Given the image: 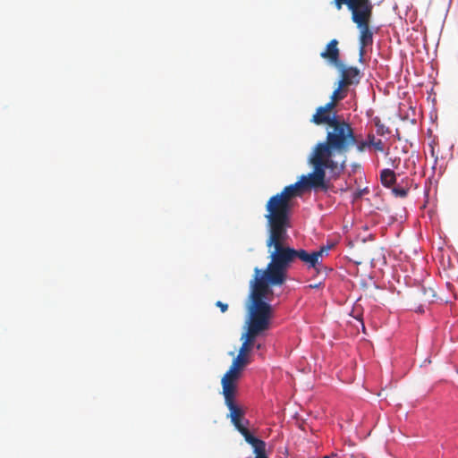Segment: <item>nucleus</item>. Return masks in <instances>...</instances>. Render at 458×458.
<instances>
[{
    "label": "nucleus",
    "instance_id": "22",
    "mask_svg": "<svg viewBox=\"0 0 458 458\" xmlns=\"http://www.w3.org/2000/svg\"><path fill=\"white\" fill-rule=\"evenodd\" d=\"M370 147H374V148L377 151H384V143L381 140H377V141H370Z\"/></svg>",
    "mask_w": 458,
    "mask_h": 458
},
{
    "label": "nucleus",
    "instance_id": "10",
    "mask_svg": "<svg viewBox=\"0 0 458 458\" xmlns=\"http://www.w3.org/2000/svg\"><path fill=\"white\" fill-rule=\"evenodd\" d=\"M340 72V82L342 85L349 88L351 86H357L362 77V73L358 67L346 66L342 63L335 66Z\"/></svg>",
    "mask_w": 458,
    "mask_h": 458
},
{
    "label": "nucleus",
    "instance_id": "1",
    "mask_svg": "<svg viewBox=\"0 0 458 458\" xmlns=\"http://www.w3.org/2000/svg\"><path fill=\"white\" fill-rule=\"evenodd\" d=\"M328 127L326 141L314 147L309 163L324 172L327 170L330 179H337L345 169L346 158L337 161L335 157L347 153L355 145L356 137L351 124L341 117Z\"/></svg>",
    "mask_w": 458,
    "mask_h": 458
},
{
    "label": "nucleus",
    "instance_id": "27",
    "mask_svg": "<svg viewBox=\"0 0 458 458\" xmlns=\"http://www.w3.org/2000/svg\"><path fill=\"white\" fill-rule=\"evenodd\" d=\"M216 306L218 307L223 313L228 310V305L226 303L222 302L221 301H217L216 302Z\"/></svg>",
    "mask_w": 458,
    "mask_h": 458
},
{
    "label": "nucleus",
    "instance_id": "2",
    "mask_svg": "<svg viewBox=\"0 0 458 458\" xmlns=\"http://www.w3.org/2000/svg\"><path fill=\"white\" fill-rule=\"evenodd\" d=\"M255 274L248 318L271 323L273 309L266 300L270 301L268 295L273 293L271 286H280L285 282L280 278L271 277L267 270L255 268Z\"/></svg>",
    "mask_w": 458,
    "mask_h": 458
},
{
    "label": "nucleus",
    "instance_id": "25",
    "mask_svg": "<svg viewBox=\"0 0 458 458\" xmlns=\"http://www.w3.org/2000/svg\"><path fill=\"white\" fill-rule=\"evenodd\" d=\"M336 104L337 102H335L333 99L330 98V101L322 107L326 110V112L333 113V109L335 107Z\"/></svg>",
    "mask_w": 458,
    "mask_h": 458
},
{
    "label": "nucleus",
    "instance_id": "24",
    "mask_svg": "<svg viewBox=\"0 0 458 458\" xmlns=\"http://www.w3.org/2000/svg\"><path fill=\"white\" fill-rule=\"evenodd\" d=\"M266 446H260L254 449V453L256 454V458H267L266 456Z\"/></svg>",
    "mask_w": 458,
    "mask_h": 458
},
{
    "label": "nucleus",
    "instance_id": "13",
    "mask_svg": "<svg viewBox=\"0 0 458 458\" xmlns=\"http://www.w3.org/2000/svg\"><path fill=\"white\" fill-rule=\"evenodd\" d=\"M339 118L335 113H328L326 110L319 106L318 107L316 113L313 114L311 118V122L317 125L327 124L328 126L334 123V121Z\"/></svg>",
    "mask_w": 458,
    "mask_h": 458
},
{
    "label": "nucleus",
    "instance_id": "11",
    "mask_svg": "<svg viewBox=\"0 0 458 458\" xmlns=\"http://www.w3.org/2000/svg\"><path fill=\"white\" fill-rule=\"evenodd\" d=\"M320 56L328 61L335 66L341 64L340 62V50L338 48V40L334 38L327 45L326 49L320 53Z\"/></svg>",
    "mask_w": 458,
    "mask_h": 458
},
{
    "label": "nucleus",
    "instance_id": "9",
    "mask_svg": "<svg viewBox=\"0 0 458 458\" xmlns=\"http://www.w3.org/2000/svg\"><path fill=\"white\" fill-rule=\"evenodd\" d=\"M249 363V356L239 352L236 358L233 359L229 369L222 377V386L237 387L238 381L242 376V371Z\"/></svg>",
    "mask_w": 458,
    "mask_h": 458
},
{
    "label": "nucleus",
    "instance_id": "20",
    "mask_svg": "<svg viewBox=\"0 0 458 458\" xmlns=\"http://www.w3.org/2000/svg\"><path fill=\"white\" fill-rule=\"evenodd\" d=\"M356 148L359 152H364L367 148L370 147V141H360L356 140Z\"/></svg>",
    "mask_w": 458,
    "mask_h": 458
},
{
    "label": "nucleus",
    "instance_id": "18",
    "mask_svg": "<svg viewBox=\"0 0 458 458\" xmlns=\"http://www.w3.org/2000/svg\"><path fill=\"white\" fill-rule=\"evenodd\" d=\"M408 189L403 188V187H394L393 188V193L396 197L404 198L408 194Z\"/></svg>",
    "mask_w": 458,
    "mask_h": 458
},
{
    "label": "nucleus",
    "instance_id": "17",
    "mask_svg": "<svg viewBox=\"0 0 458 458\" xmlns=\"http://www.w3.org/2000/svg\"><path fill=\"white\" fill-rule=\"evenodd\" d=\"M244 437L245 441L249 444L254 437V436L251 435V433L249 431V429L246 428V426H243L242 428L237 429Z\"/></svg>",
    "mask_w": 458,
    "mask_h": 458
},
{
    "label": "nucleus",
    "instance_id": "6",
    "mask_svg": "<svg viewBox=\"0 0 458 458\" xmlns=\"http://www.w3.org/2000/svg\"><path fill=\"white\" fill-rule=\"evenodd\" d=\"M313 169L312 173H310L308 175H302L298 182L284 187L283 191L276 193V195L285 200L286 203L291 204L292 199L300 195L301 191L303 190H321L327 192L329 190L330 184L326 180V172L317 166H313Z\"/></svg>",
    "mask_w": 458,
    "mask_h": 458
},
{
    "label": "nucleus",
    "instance_id": "28",
    "mask_svg": "<svg viewBox=\"0 0 458 458\" xmlns=\"http://www.w3.org/2000/svg\"><path fill=\"white\" fill-rule=\"evenodd\" d=\"M262 347H263L262 344H260V343L255 344L254 343V347L253 348H256L257 350H260V349H262Z\"/></svg>",
    "mask_w": 458,
    "mask_h": 458
},
{
    "label": "nucleus",
    "instance_id": "15",
    "mask_svg": "<svg viewBox=\"0 0 458 458\" xmlns=\"http://www.w3.org/2000/svg\"><path fill=\"white\" fill-rule=\"evenodd\" d=\"M348 88L338 82L337 88L333 91L330 98L335 102H339L347 97Z\"/></svg>",
    "mask_w": 458,
    "mask_h": 458
},
{
    "label": "nucleus",
    "instance_id": "26",
    "mask_svg": "<svg viewBox=\"0 0 458 458\" xmlns=\"http://www.w3.org/2000/svg\"><path fill=\"white\" fill-rule=\"evenodd\" d=\"M330 247L327 246H322L318 250L314 251L315 254H318V259L320 260V259L327 254V251L329 250Z\"/></svg>",
    "mask_w": 458,
    "mask_h": 458
},
{
    "label": "nucleus",
    "instance_id": "21",
    "mask_svg": "<svg viewBox=\"0 0 458 458\" xmlns=\"http://www.w3.org/2000/svg\"><path fill=\"white\" fill-rule=\"evenodd\" d=\"M368 193H369V189L368 188L359 189V190H357L356 191L353 192V200H357V199H360L362 196H364L365 194H368Z\"/></svg>",
    "mask_w": 458,
    "mask_h": 458
},
{
    "label": "nucleus",
    "instance_id": "31",
    "mask_svg": "<svg viewBox=\"0 0 458 458\" xmlns=\"http://www.w3.org/2000/svg\"><path fill=\"white\" fill-rule=\"evenodd\" d=\"M335 3H337V0H333V1L331 2V4H334Z\"/></svg>",
    "mask_w": 458,
    "mask_h": 458
},
{
    "label": "nucleus",
    "instance_id": "29",
    "mask_svg": "<svg viewBox=\"0 0 458 458\" xmlns=\"http://www.w3.org/2000/svg\"><path fill=\"white\" fill-rule=\"evenodd\" d=\"M367 141H376L373 134H369Z\"/></svg>",
    "mask_w": 458,
    "mask_h": 458
},
{
    "label": "nucleus",
    "instance_id": "30",
    "mask_svg": "<svg viewBox=\"0 0 458 458\" xmlns=\"http://www.w3.org/2000/svg\"><path fill=\"white\" fill-rule=\"evenodd\" d=\"M320 283L319 284H310L309 287L310 288H318L320 286Z\"/></svg>",
    "mask_w": 458,
    "mask_h": 458
},
{
    "label": "nucleus",
    "instance_id": "12",
    "mask_svg": "<svg viewBox=\"0 0 458 458\" xmlns=\"http://www.w3.org/2000/svg\"><path fill=\"white\" fill-rule=\"evenodd\" d=\"M300 259L303 262L308 268H314L318 271V267L321 266V261L318 259V254L315 252H308L303 249H295V260Z\"/></svg>",
    "mask_w": 458,
    "mask_h": 458
},
{
    "label": "nucleus",
    "instance_id": "7",
    "mask_svg": "<svg viewBox=\"0 0 458 458\" xmlns=\"http://www.w3.org/2000/svg\"><path fill=\"white\" fill-rule=\"evenodd\" d=\"M270 324L271 323L248 318L246 320V331L241 337L242 344L239 352L249 356V352L254 347V341L270 328Z\"/></svg>",
    "mask_w": 458,
    "mask_h": 458
},
{
    "label": "nucleus",
    "instance_id": "14",
    "mask_svg": "<svg viewBox=\"0 0 458 458\" xmlns=\"http://www.w3.org/2000/svg\"><path fill=\"white\" fill-rule=\"evenodd\" d=\"M380 181L385 187H393L396 182L395 173L391 169H383L380 173Z\"/></svg>",
    "mask_w": 458,
    "mask_h": 458
},
{
    "label": "nucleus",
    "instance_id": "4",
    "mask_svg": "<svg viewBox=\"0 0 458 458\" xmlns=\"http://www.w3.org/2000/svg\"><path fill=\"white\" fill-rule=\"evenodd\" d=\"M334 7L341 11L346 5L352 14V21L360 30L359 55L360 61L363 60L365 48L373 44V31L370 28V21L373 15V4L370 0H337Z\"/></svg>",
    "mask_w": 458,
    "mask_h": 458
},
{
    "label": "nucleus",
    "instance_id": "8",
    "mask_svg": "<svg viewBox=\"0 0 458 458\" xmlns=\"http://www.w3.org/2000/svg\"><path fill=\"white\" fill-rule=\"evenodd\" d=\"M236 393L237 387L222 386V394L225 398V403L230 411L227 417L230 418L235 428L239 429L245 426L242 423L244 411L235 402Z\"/></svg>",
    "mask_w": 458,
    "mask_h": 458
},
{
    "label": "nucleus",
    "instance_id": "5",
    "mask_svg": "<svg viewBox=\"0 0 458 458\" xmlns=\"http://www.w3.org/2000/svg\"><path fill=\"white\" fill-rule=\"evenodd\" d=\"M292 205L276 194L269 198L266 204L268 233H287L290 225Z\"/></svg>",
    "mask_w": 458,
    "mask_h": 458
},
{
    "label": "nucleus",
    "instance_id": "23",
    "mask_svg": "<svg viewBox=\"0 0 458 458\" xmlns=\"http://www.w3.org/2000/svg\"><path fill=\"white\" fill-rule=\"evenodd\" d=\"M254 449L260 447V446H266V444L263 440H260L257 437H253V439L249 443Z\"/></svg>",
    "mask_w": 458,
    "mask_h": 458
},
{
    "label": "nucleus",
    "instance_id": "16",
    "mask_svg": "<svg viewBox=\"0 0 458 458\" xmlns=\"http://www.w3.org/2000/svg\"><path fill=\"white\" fill-rule=\"evenodd\" d=\"M422 293L425 297V300L431 302L434 301V298L436 297V292L433 288L429 287L428 289H426L425 287L422 288Z\"/></svg>",
    "mask_w": 458,
    "mask_h": 458
},
{
    "label": "nucleus",
    "instance_id": "19",
    "mask_svg": "<svg viewBox=\"0 0 458 458\" xmlns=\"http://www.w3.org/2000/svg\"><path fill=\"white\" fill-rule=\"evenodd\" d=\"M376 127H377V133L378 135L383 136V135L390 132L389 129L385 124L380 123V122L376 123Z\"/></svg>",
    "mask_w": 458,
    "mask_h": 458
},
{
    "label": "nucleus",
    "instance_id": "3",
    "mask_svg": "<svg viewBox=\"0 0 458 458\" xmlns=\"http://www.w3.org/2000/svg\"><path fill=\"white\" fill-rule=\"evenodd\" d=\"M287 233H268L266 246L270 261L265 270L273 278L287 279V272L295 261V249L286 244Z\"/></svg>",
    "mask_w": 458,
    "mask_h": 458
}]
</instances>
